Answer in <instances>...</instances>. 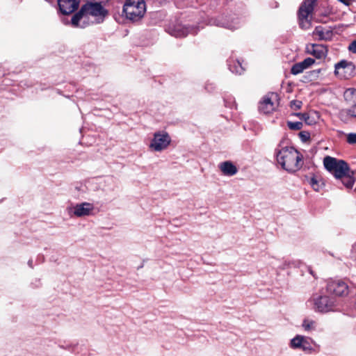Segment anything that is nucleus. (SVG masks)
<instances>
[{
  "label": "nucleus",
  "instance_id": "obj_1",
  "mask_svg": "<svg viewBox=\"0 0 356 356\" xmlns=\"http://www.w3.org/2000/svg\"><path fill=\"white\" fill-rule=\"evenodd\" d=\"M278 164L289 172H295L302 166V156L293 147H283L277 152Z\"/></svg>",
  "mask_w": 356,
  "mask_h": 356
},
{
  "label": "nucleus",
  "instance_id": "obj_2",
  "mask_svg": "<svg viewBox=\"0 0 356 356\" xmlns=\"http://www.w3.org/2000/svg\"><path fill=\"white\" fill-rule=\"evenodd\" d=\"M316 312L327 313L334 311L337 306V301L333 297L327 295L314 294L308 300Z\"/></svg>",
  "mask_w": 356,
  "mask_h": 356
},
{
  "label": "nucleus",
  "instance_id": "obj_3",
  "mask_svg": "<svg viewBox=\"0 0 356 356\" xmlns=\"http://www.w3.org/2000/svg\"><path fill=\"white\" fill-rule=\"evenodd\" d=\"M325 168L334 175L336 179L343 177L349 172L348 164L343 160L327 156L323 159Z\"/></svg>",
  "mask_w": 356,
  "mask_h": 356
},
{
  "label": "nucleus",
  "instance_id": "obj_4",
  "mask_svg": "<svg viewBox=\"0 0 356 356\" xmlns=\"http://www.w3.org/2000/svg\"><path fill=\"white\" fill-rule=\"evenodd\" d=\"M123 10L127 18L133 21L140 19L145 11L144 0H127Z\"/></svg>",
  "mask_w": 356,
  "mask_h": 356
},
{
  "label": "nucleus",
  "instance_id": "obj_5",
  "mask_svg": "<svg viewBox=\"0 0 356 356\" xmlns=\"http://www.w3.org/2000/svg\"><path fill=\"white\" fill-rule=\"evenodd\" d=\"M95 206L92 203L83 202L67 208V213L70 217L84 218L95 214Z\"/></svg>",
  "mask_w": 356,
  "mask_h": 356
},
{
  "label": "nucleus",
  "instance_id": "obj_6",
  "mask_svg": "<svg viewBox=\"0 0 356 356\" xmlns=\"http://www.w3.org/2000/svg\"><path fill=\"white\" fill-rule=\"evenodd\" d=\"M171 143V138L165 131H157L153 135L149 148L154 152H162L166 149Z\"/></svg>",
  "mask_w": 356,
  "mask_h": 356
},
{
  "label": "nucleus",
  "instance_id": "obj_7",
  "mask_svg": "<svg viewBox=\"0 0 356 356\" xmlns=\"http://www.w3.org/2000/svg\"><path fill=\"white\" fill-rule=\"evenodd\" d=\"M316 0H305L299 9L300 25L303 29H308L311 26L309 15L314 10Z\"/></svg>",
  "mask_w": 356,
  "mask_h": 356
},
{
  "label": "nucleus",
  "instance_id": "obj_8",
  "mask_svg": "<svg viewBox=\"0 0 356 356\" xmlns=\"http://www.w3.org/2000/svg\"><path fill=\"white\" fill-rule=\"evenodd\" d=\"M83 7V10H86L90 19L94 20V23H100L103 21L105 16L107 15L106 10L98 3H86Z\"/></svg>",
  "mask_w": 356,
  "mask_h": 356
},
{
  "label": "nucleus",
  "instance_id": "obj_9",
  "mask_svg": "<svg viewBox=\"0 0 356 356\" xmlns=\"http://www.w3.org/2000/svg\"><path fill=\"white\" fill-rule=\"evenodd\" d=\"M326 290L335 296L343 297L348 294V286L341 280H331L327 282Z\"/></svg>",
  "mask_w": 356,
  "mask_h": 356
},
{
  "label": "nucleus",
  "instance_id": "obj_10",
  "mask_svg": "<svg viewBox=\"0 0 356 356\" xmlns=\"http://www.w3.org/2000/svg\"><path fill=\"white\" fill-rule=\"evenodd\" d=\"M277 106V95L271 93L264 97L259 103V110L264 114H268L274 111Z\"/></svg>",
  "mask_w": 356,
  "mask_h": 356
},
{
  "label": "nucleus",
  "instance_id": "obj_11",
  "mask_svg": "<svg viewBox=\"0 0 356 356\" xmlns=\"http://www.w3.org/2000/svg\"><path fill=\"white\" fill-rule=\"evenodd\" d=\"M71 23L74 27L83 29L93 24L94 20L90 19V15H88L86 10H83V7L82 6L81 10L72 17Z\"/></svg>",
  "mask_w": 356,
  "mask_h": 356
},
{
  "label": "nucleus",
  "instance_id": "obj_12",
  "mask_svg": "<svg viewBox=\"0 0 356 356\" xmlns=\"http://www.w3.org/2000/svg\"><path fill=\"white\" fill-rule=\"evenodd\" d=\"M355 72L354 65L346 60H342L335 65V74L340 79H348L351 77Z\"/></svg>",
  "mask_w": 356,
  "mask_h": 356
},
{
  "label": "nucleus",
  "instance_id": "obj_13",
  "mask_svg": "<svg viewBox=\"0 0 356 356\" xmlns=\"http://www.w3.org/2000/svg\"><path fill=\"white\" fill-rule=\"evenodd\" d=\"M58 4L60 12L63 15L71 14L79 6V3L76 0H58Z\"/></svg>",
  "mask_w": 356,
  "mask_h": 356
},
{
  "label": "nucleus",
  "instance_id": "obj_14",
  "mask_svg": "<svg viewBox=\"0 0 356 356\" xmlns=\"http://www.w3.org/2000/svg\"><path fill=\"white\" fill-rule=\"evenodd\" d=\"M313 35L321 40H330L333 36V32L329 28L318 26L314 31Z\"/></svg>",
  "mask_w": 356,
  "mask_h": 356
},
{
  "label": "nucleus",
  "instance_id": "obj_15",
  "mask_svg": "<svg viewBox=\"0 0 356 356\" xmlns=\"http://www.w3.org/2000/svg\"><path fill=\"white\" fill-rule=\"evenodd\" d=\"M219 168L222 174L227 176H233L238 172L236 166L229 161L220 163Z\"/></svg>",
  "mask_w": 356,
  "mask_h": 356
},
{
  "label": "nucleus",
  "instance_id": "obj_16",
  "mask_svg": "<svg viewBox=\"0 0 356 356\" xmlns=\"http://www.w3.org/2000/svg\"><path fill=\"white\" fill-rule=\"evenodd\" d=\"M308 52L317 58H322L327 54V48L323 45L312 44L310 48H307Z\"/></svg>",
  "mask_w": 356,
  "mask_h": 356
},
{
  "label": "nucleus",
  "instance_id": "obj_17",
  "mask_svg": "<svg viewBox=\"0 0 356 356\" xmlns=\"http://www.w3.org/2000/svg\"><path fill=\"white\" fill-rule=\"evenodd\" d=\"M298 117L300 120H304L305 122L308 125H312L316 123V119L314 118V115L318 117L317 113H297L293 114Z\"/></svg>",
  "mask_w": 356,
  "mask_h": 356
},
{
  "label": "nucleus",
  "instance_id": "obj_18",
  "mask_svg": "<svg viewBox=\"0 0 356 356\" xmlns=\"http://www.w3.org/2000/svg\"><path fill=\"white\" fill-rule=\"evenodd\" d=\"M344 98L346 102L352 106V109L356 107V89H347L344 92Z\"/></svg>",
  "mask_w": 356,
  "mask_h": 356
},
{
  "label": "nucleus",
  "instance_id": "obj_19",
  "mask_svg": "<svg viewBox=\"0 0 356 356\" xmlns=\"http://www.w3.org/2000/svg\"><path fill=\"white\" fill-rule=\"evenodd\" d=\"M341 181V183L345 186L347 188H352L355 182V178L354 177V172L349 169V172H348L343 177L339 178Z\"/></svg>",
  "mask_w": 356,
  "mask_h": 356
},
{
  "label": "nucleus",
  "instance_id": "obj_20",
  "mask_svg": "<svg viewBox=\"0 0 356 356\" xmlns=\"http://www.w3.org/2000/svg\"><path fill=\"white\" fill-rule=\"evenodd\" d=\"M316 322L310 318H305L303 320L302 327L307 332L314 331L316 328Z\"/></svg>",
  "mask_w": 356,
  "mask_h": 356
},
{
  "label": "nucleus",
  "instance_id": "obj_21",
  "mask_svg": "<svg viewBox=\"0 0 356 356\" xmlns=\"http://www.w3.org/2000/svg\"><path fill=\"white\" fill-rule=\"evenodd\" d=\"M312 342V340L303 336L301 349L305 352L312 353L314 350Z\"/></svg>",
  "mask_w": 356,
  "mask_h": 356
},
{
  "label": "nucleus",
  "instance_id": "obj_22",
  "mask_svg": "<svg viewBox=\"0 0 356 356\" xmlns=\"http://www.w3.org/2000/svg\"><path fill=\"white\" fill-rule=\"evenodd\" d=\"M309 183L313 188V189L315 190L316 191H318L321 188L323 185L321 181L316 176H313L312 177H311Z\"/></svg>",
  "mask_w": 356,
  "mask_h": 356
},
{
  "label": "nucleus",
  "instance_id": "obj_23",
  "mask_svg": "<svg viewBox=\"0 0 356 356\" xmlns=\"http://www.w3.org/2000/svg\"><path fill=\"white\" fill-rule=\"evenodd\" d=\"M302 337H303V336H302V335H297L296 337L293 338L290 342L291 348H294V349L295 348H300L301 349L302 344Z\"/></svg>",
  "mask_w": 356,
  "mask_h": 356
},
{
  "label": "nucleus",
  "instance_id": "obj_24",
  "mask_svg": "<svg viewBox=\"0 0 356 356\" xmlns=\"http://www.w3.org/2000/svg\"><path fill=\"white\" fill-rule=\"evenodd\" d=\"M306 68L304 67L303 64L300 62L293 65L291 67V73L293 74H298L300 73H302Z\"/></svg>",
  "mask_w": 356,
  "mask_h": 356
},
{
  "label": "nucleus",
  "instance_id": "obj_25",
  "mask_svg": "<svg viewBox=\"0 0 356 356\" xmlns=\"http://www.w3.org/2000/svg\"><path fill=\"white\" fill-rule=\"evenodd\" d=\"M287 125L291 130H300L302 128V123L300 122H287Z\"/></svg>",
  "mask_w": 356,
  "mask_h": 356
},
{
  "label": "nucleus",
  "instance_id": "obj_26",
  "mask_svg": "<svg viewBox=\"0 0 356 356\" xmlns=\"http://www.w3.org/2000/svg\"><path fill=\"white\" fill-rule=\"evenodd\" d=\"M302 102L300 100H292L290 102V107L293 110H298L302 107Z\"/></svg>",
  "mask_w": 356,
  "mask_h": 356
},
{
  "label": "nucleus",
  "instance_id": "obj_27",
  "mask_svg": "<svg viewBox=\"0 0 356 356\" xmlns=\"http://www.w3.org/2000/svg\"><path fill=\"white\" fill-rule=\"evenodd\" d=\"M347 142L350 144L356 143V133H350L346 135Z\"/></svg>",
  "mask_w": 356,
  "mask_h": 356
},
{
  "label": "nucleus",
  "instance_id": "obj_28",
  "mask_svg": "<svg viewBox=\"0 0 356 356\" xmlns=\"http://www.w3.org/2000/svg\"><path fill=\"white\" fill-rule=\"evenodd\" d=\"M315 60L314 59L312 58H307L301 63L303 64L304 67L307 69L310 66H312L314 63Z\"/></svg>",
  "mask_w": 356,
  "mask_h": 356
},
{
  "label": "nucleus",
  "instance_id": "obj_29",
  "mask_svg": "<svg viewBox=\"0 0 356 356\" xmlns=\"http://www.w3.org/2000/svg\"><path fill=\"white\" fill-rule=\"evenodd\" d=\"M238 65L237 67H236L234 69L233 67H231V70L233 72H235L236 74H241L243 71V67L241 66V64L240 63H238Z\"/></svg>",
  "mask_w": 356,
  "mask_h": 356
},
{
  "label": "nucleus",
  "instance_id": "obj_30",
  "mask_svg": "<svg viewBox=\"0 0 356 356\" xmlns=\"http://www.w3.org/2000/svg\"><path fill=\"white\" fill-rule=\"evenodd\" d=\"M350 258L356 260V242L353 244L350 252Z\"/></svg>",
  "mask_w": 356,
  "mask_h": 356
},
{
  "label": "nucleus",
  "instance_id": "obj_31",
  "mask_svg": "<svg viewBox=\"0 0 356 356\" xmlns=\"http://www.w3.org/2000/svg\"><path fill=\"white\" fill-rule=\"evenodd\" d=\"M348 49L353 53H356V40L350 44Z\"/></svg>",
  "mask_w": 356,
  "mask_h": 356
},
{
  "label": "nucleus",
  "instance_id": "obj_32",
  "mask_svg": "<svg viewBox=\"0 0 356 356\" xmlns=\"http://www.w3.org/2000/svg\"><path fill=\"white\" fill-rule=\"evenodd\" d=\"M299 135L303 140H306L309 138L308 134L305 132H300Z\"/></svg>",
  "mask_w": 356,
  "mask_h": 356
},
{
  "label": "nucleus",
  "instance_id": "obj_33",
  "mask_svg": "<svg viewBox=\"0 0 356 356\" xmlns=\"http://www.w3.org/2000/svg\"><path fill=\"white\" fill-rule=\"evenodd\" d=\"M352 115L356 117V107L350 111Z\"/></svg>",
  "mask_w": 356,
  "mask_h": 356
},
{
  "label": "nucleus",
  "instance_id": "obj_34",
  "mask_svg": "<svg viewBox=\"0 0 356 356\" xmlns=\"http://www.w3.org/2000/svg\"><path fill=\"white\" fill-rule=\"evenodd\" d=\"M227 28L230 29H235L236 27L234 26H227Z\"/></svg>",
  "mask_w": 356,
  "mask_h": 356
},
{
  "label": "nucleus",
  "instance_id": "obj_35",
  "mask_svg": "<svg viewBox=\"0 0 356 356\" xmlns=\"http://www.w3.org/2000/svg\"><path fill=\"white\" fill-rule=\"evenodd\" d=\"M179 36H185L186 34L179 35Z\"/></svg>",
  "mask_w": 356,
  "mask_h": 356
},
{
  "label": "nucleus",
  "instance_id": "obj_36",
  "mask_svg": "<svg viewBox=\"0 0 356 356\" xmlns=\"http://www.w3.org/2000/svg\"><path fill=\"white\" fill-rule=\"evenodd\" d=\"M355 191H356V188H355Z\"/></svg>",
  "mask_w": 356,
  "mask_h": 356
}]
</instances>
